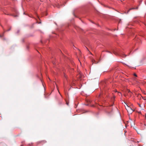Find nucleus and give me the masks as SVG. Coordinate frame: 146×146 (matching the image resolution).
Masks as SVG:
<instances>
[{
  "instance_id": "1",
  "label": "nucleus",
  "mask_w": 146,
  "mask_h": 146,
  "mask_svg": "<svg viewBox=\"0 0 146 146\" xmlns=\"http://www.w3.org/2000/svg\"><path fill=\"white\" fill-rule=\"evenodd\" d=\"M126 110H127V112L129 113H132L133 111L132 110L131 108L129 106H127V108H126Z\"/></svg>"
},
{
  "instance_id": "2",
  "label": "nucleus",
  "mask_w": 146,
  "mask_h": 146,
  "mask_svg": "<svg viewBox=\"0 0 146 146\" xmlns=\"http://www.w3.org/2000/svg\"><path fill=\"white\" fill-rule=\"evenodd\" d=\"M138 8V7H136V8H130L128 11L127 12V13H128L129 12V11L132 9H137Z\"/></svg>"
},
{
  "instance_id": "3",
  "label": "nucleus",
  "mask_w": 146,
  "mask_h": 146,
  "mask_svg": "<svg viewBox=\"0 0 146 146\" xmlns=\"http://www.w3.org/2000/svg\"><path fill=\"white\" fill-rule=\"evenodd\" d=\"M4 33H3V34L1 35L0 34V37H3V35H4Z\"/></svg>"
},
{
  "instance_id": "4",
  "label": "nucleus",
  "mask_w": 146,
  "mask_h": 146,
  "mask_svg": "<svg viewBox=\"0 0 146 146\" xmlns=\"http://www.w3.org/2000/svg\"><path fill=\"white\" fill-rule=\"evenodd\" d=\"M142 98L144 100H146V97H142Z\"/></svg>"
},
{
  "instance_id": "5",
  "label": "nucleus",
  "mask_w": 146,
  "mask_h": 146,
  "mask_svg": "<svg viewBox=\"0 0 146 146\" xmlns=\"http://www.w3.org/2000/svg\"><path fill=\"white\" fill-rule=\"evenodd\" d=\"M127 91L129 93H130V94H131V92L129 90H127Z\"/></svg>"
},
{
  "instance_id": "6",
  "label": "nucleus",
  "mask_w": 146,
  "mask_h": 146,
  "mask_svg": "<svg viewBox=\"0 0 146 146\" xmlns=\"http://www.w3.org/2000/svg\"><path fill=\"white\" fill-rule=\"evenodd\" d=\"M138 104V105H139V106L140 108H142V107H141V105H140V104Z\"/></svg>"
},
{
  "instance_id": "7",
  "label": "nucleus",
  "mask_w": 146,
  "mask_h": 146,
  "mask_svg": "<svg viewBox=\"0 0 146 146\" xmlns=\"http://www.w3.org/2000/svg\"><path fill=\"white\" fill-rule=\"evenodd\" d=\"M127 106H128L126 104V106H125V108H126H126H127Z\"/></svg>"
},
{
  "instance_id": "8",
  "label": "nucleus",
  "mask_w": 146,
  "mask_h": 146,
  "mask_svg": "<svg viewBox=\"0 0 146 146\" xmlns=\"http://www.w3.org/2000/svg\"><path fill=\"white\" fill-rule=\"evenodd\" d=\"M134 75L135 76H137V75L135 74H134Z\"/></svg>"
},
{
  "instance_id": "9",
  "label": "nucleus",
  "mask_w": 146,
  "mask_h": 146,
  "mask_svg": "<svg viewBox=\"0 0 146 146\" xmlns=\"http://www.w3.org/2000/svg\"><path fill=\"white\" fill-rule=\"evenodd\" d=\"M119 96H120V95H121V93L119 92Z\"/></svg>"
},
{
  "instance_id": "10",
  "label": "nucleus",
  "mask_w": 146,
  "mask_h": 146,
  "mask_svg": "<svg viewBox=\"0 0 146 146\" xmlns=\"http://www.w3.org/2000/svg\"><path fill=\"white\" fill-rule=\"evenodd\" d=\"M11 28H10V29H9V30H7V31H9L11 30Z\"/></svg>"
},
{
  "instance_id": "11",
  "label": "nucleus",
  "mask_w": 146,
  "mask_h": 146,
  "mask_svg": "<svg viewBox=\"0 0 146 146\" xmlns=\"http://www.w3.org/2000/svg\"><path fill=\"white\" fill-rule=\"evenodd\" d=\"M113 53H114L115 54H116V55H117V54H116V53L115 52H113Z\"/></svg>"
},
{
  "instance_id": "12",
  "label": "nucleus",
  "mask_w": 146,
  "mask_h": 146,
  "mask_svg": "<svg viewBox=\"0 0 146 146\" xmlns=\"http://www.w3.org/2000/svg\"><path fill=\"white\" fill-rule=\"evenodd\" d=\"M64 76H65V77H66V75H65Z\"/></svg>"
},
{
  "instance_id": "13",
  "label": "nucleus",
  "mask_w": 146,
  "mask_h": 146,
  "mask_svg": "<svg viewBox=\"0 0 146 146\" xmlns=\"http://www.w3.org/2000/svg\"><path fill=\"white\" fill-rule=\"evenodd\" d=\"M86 48L87 49H88V48H87L86 47Z\"/></svg>"
}]
</instances>
